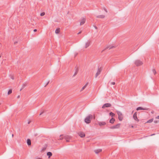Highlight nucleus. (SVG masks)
<instances>
[{
  "mask_svg": "<svg viewBox=\"0 0 159 159\" xmlns=\"http://www.w3.org/2000/svg\"><path fill=\"white\" fill-rule=\"evenodd\" d=\"M43 113V112H42L39 115H42Z\"/></svg>",
  "mask_w": 159,
  "mask_h": 159,
  "instance_id": "ea45409f",
  "label": "nucleus"
},
{
  "mask_svg": "<svg viewBox=\"0 0 159 159\" xmlns=\"http://www.w3.org/2000/svg\"><path fill=\"white\" fill-rule=\"evenodd\" d=\"M37 159H41V158H37Z\"/></svg>",
  "mask_w": 159,
  "mask_h": 159,
  "instance_id": "a18cd8bd",
  "label": "nucleus"
},
{
  "mask_svg": "<svg viewBox=\"0 0 159 159\" xmlns=\"http://www.w3.org/2000/svg\"><path fill=\"white\" fill-rule=\"evenodd\" d=\"M104 10L106 12H107V11L106 8H104Z\"/></svg>",
  "mask_w": 159,
  "mask_h": 159,
  "instance_id": "e433bc0d",
  "label": "nucleus"
},
{
  "mask_svg": "<svg viewBox=\"0 0 159 159\" xmlns=\"http://www.w3.org/2000/svg\"><path fill=\"white\" fill-rule=\"evenodd\" d=\"M148 109L146 108H143L142 107H139L137 108V110L138 111L139 110H148Z\"/></svg>",
  "mask_w": 159,
  "mask_h": 159,
  "instance_id": "f8f14e48",
  "label": "nucleus"
},
{
  "mask_svg": "<svg viewBox=\"0 0 159 159\" xmlns=\"http://www.w3.org/2000/svg\"><path fill=\"white\" fill-rule=\"evenodd\" d=\"M37 31V29H34V32H36Z\"/></svg>",
  "mask_w": 159,
  "mask_h": 159,
  "instance_id": "c9c22d12",
  "label": "nucleus"
},
{
  "mask_svg": "<svg viewBox=\"0 0 159 159\" xmlns=\"http://www.w3.org/2000/svg\"><path fill=\"white\" fill-rule=\"evenodd\" d=\"M143 64V62L140 60H136L135 61V64L137 66L141 65Z\"/></svg>",
  "mask_w": 159,
  "mask_h": 159,
  "instance_id": "f03ea898",
  "label": "nucleus"
},
{
  "mask_svg": "<svg viewBox=\"0 0 159 159\" xmlns=\"http://www.w3.org/2000/svg\"><path fill=\"white\" fill-rule=\"evenodd\" d=\"M109 114L110 116H111L112 117H113L114 116L115 114L112 113V112H111Z\"/></svg>",
  "mask_w": 159,
  "mask_h": 159,
  "instance_id": "cd10ccee",
  "label": "nucleus"
},
{
  "mask_svg": "<svg viewBox=\"0 0 159 159\" xmlns=\"http://www.w3.org/2000/svg\"><path fill=\"white\" fill-rule=\"evenodd\" d=\"M158 121L157 120H154V122L155 123H157L158 122Z\"/></svg>",
  "mask_w": 159,
  "mask_h": 159,
  "instance_id": "72a5a7b5",
  "label": "nucleus"
},
{
  "mask_svg": "<svg viewBox=\"0 0 159 159\" xmlns=\"http://www.w3.org/2000/svg\"><path fill=\"white\" fill-rule=\"evenodd\" d=\"M118 118L119 120L121 121L123 120V117H122V116H118Z\"/></svg>",
  "mask_w": 159,
  "mask_h": 159,
  "instance_id": "a878e982",
  "label": "nucleus"
},
{
  "mask_svg": "<svg viewBox=\"0 0 159 159\" xmlns=\"http://www.w3.org/2000/svg\"><path fill=\"white\" fill-rule=\"evenodd\" d=\"M111 106V104L109 103H107L104 104L102 106V108H105L106 107H110Z\"/></svg>",
  "mask_w": 159,
  "mask_h": 159,
  "instance_id": "39448f33",
  "label": "nucleus"
},
{
  "mask_svg": "<svg viewBox=\"0 0 159 159\" xmlns=\"http://www.w3.org/2000/svg\"><path fill=\"white\" fill-rule=\"evenodd\" d=\"M64 135H60L59 138L58 139L59 140H62L64 138Z\"/></svg>",
  "mask_w": 159,
  "mask_h": 159,
  "instance_id": "5701e85b",
  "label": "nucleus"
},
{
  "mask_svg": "<svg viewBox=\"0 0 159 159\" xmlns=\"http://www.w3.org/2000/svg\"><path fill=\"white\" fill-rule=\"evenodd\" d=\"M60 29L59 28L56 29L55 30V33L56 34H59L60 32Z\"/></svg>",
  "mask_w": 159,
  "mask_h": 159,
  "instance_id": "aec40b11",
  "label": "nucleus"
},
{
  "mask_svg": "<svg viewBox=\"0 0 159 159\" xmlns=\"http://www.w3.org/2000/svg\"><path fill=\"white\" fill-rule=\"evenodd\" d=\"M155 134H151V136H152V135H154Z\"/></svg>",
  "mask_w": 159,
  "mask_h": 159,
  "instance_id": "37998d69",
  "label": "nucleus"
},
{
  "mask_svg": "<svg viewBox=\"0 0 159 159\" xmlns=\"http://www.w3.org/2000/svg\"><path fill=\"white\" fill-rule=\"evenodd\" d=\"M45 14V13L44 12H43L40 13V16H44Z\"/></svg>",
  "mask_w": 159,
  "mask_h": 159,
  "instance_id": "c85d7f7f",
  "label": "nucleus"
},
{
  "mask_svg": "<svg viewBox=\"0 0 159 159\" xmlns=\"http://www.w3.org/2000/svg\"><path fill=\"white\" fill-rule=\"evenodd\" d=\"M115 47L114 46H107L104 50L102 51V52L105 50L107 49L108 48H109V49H112L114 48Z\"/></svg>",
  "mask_w": 159,
  "mask_h": 159,
  "instance_id": "9b49d317",
  "label": "nucleus"
},
{
  "mask_svg": "<svg viewBox=\"0 0 159 159\" xmlns=\"http://www.w3.org/2000/svg\"><path fill=\"white\" fill-rule=\"evenodd\" d=\"M49 83V81H48L47 83H46V84L45 85V87Z\"/></svg>",
  "mask_w": 159,
  "mask_h": 159,
  "instance_id": "2f4dec72",
  "label": "nucleus"
},
{
  "mask_svg": "<svg viewBox=\"0 0 159 159\" xmlns=\"http://www.w3.org/2000/svg\"><path fill=\"white\" fill-rule=\"evenodd\" d=\"M78 69L77 68L75 70V72L74 75H73V76H75L77 74L78 72Z\"/></svg>",
  "mask_w": 159,
  "mask_h": 159,
  "instance_id": "b1692460",
  "label": "nucleus"
},
{
  "mask_svg": "<svg viewBox=\"0 0 159 159\" xmlns=\"http://www.w3.org/2000/svg\"><path fill=\"white\" fill-rule=\"evenodd\" d=\"M13 136V134H12V136Z\"/></svg>",
  "mask_w": 159,
  "mask_h": 159,
  "instance_id": "49530a36",
  "label": "nucleus"
},
{
  "mask_svg": "<svg viewBox=\"0 0 159 159\" xmlns=\"http://www.w3.org/2000/svg\"><path fill=\"white\" fill-rule=\"evenodd\" d=\"M152 72L154 75L156 73V71L155 69H153L152 70Z\"/></svg>",
  "mask_w": 159,
  "mask_h": 159,
  "instance_id": "c756f323",
  "label": "nucleus"
},
{
  "mask_svg": "<svg viewBox=\"0 0 159 159\" xmlns=\"http://www.w3.org/2000/svg\"><path fill=\"white\" fill-rule=\"evenodd\" d=\"M78 134L81 138H83L85 136V134L83 132H80Z\"/></svg>",
  "mask_w": 159,
  "mask_h": 159,
  "instance_id": "1a4fd4ad",
  "label": "nucleus"
},
{
  "mask_svg": "<svg viewBox=\"0 0 159 159\" xmlns=\"http://www.w3.org/2000/svg\"><path fill=\"white\" fill-rule=\"evenodd\" d=\"M98 124L100 126L104 125L106 124V122L104 121L99 122Z\"/></svg>",
  "mask_w": 159,
  "mask_h": 159,
  "instance_id": "9d476101",
  "label": "nucleus"
},
{
  "mask_svg": "<svg viewBox=\"0 0 159 159\" xmlns=\"http://www.w3.org/2000/svg\"><path fill=\"white\" fill-rule=\"evenodd\" d=\"M81 33V31H80V32H79V33H78L77 34H80V33Z\"/></svg>",
  "mask_w": 159,
  "mask_h": 159,
  "instance_id": "4c0bfd02",
  "label": "nucleus"
},
{
  "mask_svg": "<svg viewBox=\"0 0 159 159\" xmlns=\"http://www.w3.org/2000/svg\"><path fill=\"white\" fill-rule=\"evenodd\" d=\"M10 77H11V78L12 79V80H14V76L12 75H11L10 76Z\"/></svg>",
  "mask_w": 159,
  "mask_h": 159,
  "instance_id": "7c9ffc66",
  "label": "nucleus"
},
{
  "mask_svg": "<svg viewBox=\"0 0 159 159\" xmlns=\"http://www.w3.org/2000/svg\"><path fill=\"white\" fill-rule=\"evenodd\" d=\"M115 121V119L114 118H112L110 120V123L111 124H113Z\"/></svg>",
  "mask_w": 159,
  "mask_h": 159,
  "instance_id": "412c9836",
  "label": "nucleus"
},
{
  "mask_svg": "<svg viewBox=\"0 0 159 159\" xmlns=\"http://www.w3.org/2000/svg\"><path fill=\"white\" fill-rule=\"evenodd\" d=\"M30 123V121H29L28 122V124H29Z\"/></svg>",
  "mask_w": 159,
  "mask_h": 159,
  "instance_id": "58836bf2",
  "label": "nucleus"
},
{
  "mask_svg": "<svg viewBox=\"0 0 159 159\" xmlns=\"http://www.w3.org/2000/svg\"><path fill=\"white\" fill-rule=\"evenodd\" d=\"M20 97V96L19 95L18 96V97H17V98H19Z\"/></svg>",
  "mask_w": 159,
  "mask_h": 159,
  "instance_id": "c03bdc74",
  "label": "nucleus"
},
{
  "mask_svg": "<svg viewBox=\"0 0 159 159\" xmlns=\"http://www.w3.org/2000/svg\"><path fill=\"white\" fill-rule=\"evenodd\" d=\"M64 138L66 140V142H69V140L71 138V137L70 136L66 135L64 136Z\"/></svg>",
  "mask_w": 159,
  "mask_h": 159,
  "instance_id": "20e7f679",
  "label": "nucleus"
},
{
  "mask_svg": "<svg viewBox=\"0 0 159 159\" xmlns=\"http://www.w3.org/2000/svg\"><path fill=\"white\" fill-rule=\"evenodd\" d=\"M96 17L97 18H103L105 17V16L104 15H100L97 16Z\"/></svg>",
  "mask_w": 159,
  "mask_h": 159,
  "instance_id": "4468645a",
  "label": "nucleus"
},
{
  "mask_svg": "<svg viewBox=\"0 0 159 159\" xmlns=\"http://www.w3.org/2000/svg\"><path fill=\"white\" fill-rule=\"evenodd\" d=\"M153 118H152V119H151L149 120H148L147 122V123H151L153 121Z\"/></svg>",
  "mask_w": 159,
  "mask_h": 159,
  "instance_id": "393cba45",
  "label": "nucleus"
},
{
  "mask_svg": "<svg viewBox=\"0 0 159 159\" xmlns=\"http://www.w3.org/2000/svg\"><path fill=\"white\" fill-rule=\"evenodd\" d=\"M17 43V42H14V44H16V43Z\"/></svg>",
  "mask_w": 159,
  "mask_h": 159,
  "instance_id": "a19ab883",
  "label": "nucleus"
},
{
  "mask_svg": "<svg viewBox=\"0 0 159 159\" xmlns=\"http://www.w3.org/2000/svg\"><path fill=\"white\" fill-rule=\"evenodd\" d=\"M27 144L28 145H31V140L30 139H28L27 140Z\"/></svg>",
  "mask_w": 159,
  "mask_h": 159,
  "instance_id": "dca6fc26",
  "label": "nucleus"
},
{
  "mask_svg": "<svg viewBox=\"0 0 159 159\" xmlns=\"http://www.w3.org/2000/svg\"><path fill=\"white\" fill-rule=\"evenodd\" d=\"M92 118V116L91 115H90L88 116L86 118L84 119V121L87 124H89L90 123L91 118Z\"/></svg>",
  "mask_w": 159,
  "mask_h": 159,
  "instance_id": "f257e3e1",
  "label": "nucleus"
},
{
  "mask_svg": "<svg viewBox=\"0 0 159 159\" xmlns=\"http://www.w3.org/2000/svg\"><path fill=\"white\" fill-rule=\"evenodd\" d=\"M133 118L134 119L137 121H139V120L137 118V112H135L134 115H133Z\"/></svg>",
  "mask_w": 159,
  "mask_h": 159,
  "instance_id": "0eeeda50",
  "label": "nucleus"
},
{
  "mask_svg": "<svg viewBox=\"0 0 159 159\" xmlns=\"http://www.w3.org/2000/svg\"><path fill=\"white\" fill-rule=\"evenodd\" d=\"M120 125V124H117L116 125H115L113 126L110 127V128L111 129H117L119 127Z\"/></svg>",
  "mask_w": 159,
  "mask_h": 159,
  "instance_id": "423d86ee",
  "label": "nucleus"
},
{
  "mask_svg": "<svg viewBox=\"0 0 159 159\" xmlns=\"http://www.w3.org/2000/svg\"><path fill=\"white\" fill-rule=\"evenodd\" d=\"M1 57V55H0V58Z\"/></svg>",
  "mask_w": 159,
  "mask_h": 159,
  "instance_id": "de8ad7c7",
  "label": "nucleus"
},
{
  "mask_svg": "<svg viewBox=\"0 0 159 159\" xmlns=\"http://www.w3.org/2000/svg\"><path fill=\"white\" fill-rule=\"evenodd\" d=\"M156 119H159V116H157L156 117Z\"/></svg>",
  "mask_w": 159,
  "mask_h": 159,
  "instance_id": "f704fd0d",
  "label": "nucleus"
},
{
  "mask_svg": "<svg viewBox=\"0 0 159 159\" xmlns=\"http://www.w3.org/2000/svg\"><path fill=\"white\" fill-rule=\"evenodd\" d=\"M86 21V19L84 17H83L82 18V19L80 21V25H83L85 22Z\"/></svg>",
  "mask_w": 159,
  "mask_h": 159,
  "instance_id": "6e6552de",
  "label": "nucleus"
},
{
  "mask_svg": "<svg viewBox=\"0 0 159 159\" xmlns=\"http://www.w3.org/2000/svg\"><path fill=\"white\" fill-rule=\"evenodd\" d=\"M95 28L96 29H97V27H96V26H95Z\"/></svg>",
  "mask_w": 159,
  "mask_h": 159,
  "instance_id": "79ce46f5",
  "label": "nucleus"
},
{
  "mask_svg": "<svg viewBox=\"0 0 159 159\" xmlns=\"http://www.w3.org/2000/svg\"><path fill=\"white\" fill-rule=\"evenodd\" d=\"M88 83H87L80 90V91H82L83 90H84L85 88L86 87V86L88 85Z\"/></svg>",
  "mask_w": 159,
  "mask_h": 159,
  "instance_id": "a211bd4d",
  "label": "nucleus"
},
{
  "mask_svg": "<svg viewBox=\"0 0 159 159\" xmlns=\"http://www.w3.org/2000/svg\"><path fill=\"white\" fill-rule=\"evenodd\" d=\"M101 71L102 70L101 69V67L100 68L99 66L98 69L95 75V77L96 78H97L98 76L100 74Z\"/></svg>",
  "mask_w": 159,
  "mask_h": 159,
  "instance_id": "7ed1b4c3",
  "label": "nucleus"
},
{
  "mask_svg": "<svg viewBox=\"0 0 159 159\" xmlns=\"http://www.w3.org/2000/svg\"><path fill=\"white\" fill-rule=\"evenodd\" d=\"M117 114L118 115V116H122V113L119 111H117Z\"/></svg>",
  "mask_w": 159,
  "mask_h": 159,
  "instance_id": "4be33fe9",
  "label": "nucleus"
},
{
  "mask_svg": "<svg viewBox=\"0 0 159 159\" xmlns=\"http://www.w3.org/2000/svg\"><path fill=\"white\" fill-rule=\"evenodd\" d=\"M47 155L48 156V158H49L52 155V153L51 152H49L47 153Z\"/></svg>",
  "mask_w": 159,
  "mask_h": 159,
  "instance_id": "6ab92c4d",
  "label": "nucleus"
},
{
  "mask_svg": "<svg viewBox=\"0 0 159 159\" xmlns=\"http://www.w3.org/2000/svg\"><path fill=\"white\" fill-rule=\"evenodd\" d=\"M111 84L112 85H115V82H112L111 83Z\"/></svg>",
  "mask_w": 159,
  "mask_h": 159,
  "instance_id": "473e14b6",
  "label": "nucleus"
},
{
  "mask_svg": "<svg viewBox=\"0 0 159 159\" xmlns=\"http://www.w3.org/2000/svg\"><path fill=\"white\" fill-rule=\"evenodd\" d=\"M12 90L11 89H10L8 92V94L9 95L12 93Z\"/></svg>",
  "mask_w": 159,
  "mask_h": 159,
  "instance_id": "bb28decb",
  "label": "nucleus"
},
{
  "mask_svg": "<svg viewBox=\"0 0 159 159\" xmlns=\"http://www.w3.org/2000/svg\"><path fill=\"white\" fill-rule=\"evenodd\" d=\"M90 44V43L89 41H88L87 42L85 43V48H87L88 47Z\"/></svg>",
  "mask_w": 159,
  "mask_h": 159,
  "instance_id": "2eb2a0df",
  "label": "nucleus"
},
{
  "mask_svg": "<svg viewBox=\"0 0 159 159\" xmlns=\"http://www.w3.org/2000/svg\"><path fill=\"white\" fill-rule=\"evenodd\" d=\"M102 151L101 149H97L94 150V152L96 154H98L99 152H101Z\"/></svg>",
  "mask_w": 159,
  "mask_h": 159,
  "instance_id": "f3484780",
  "label": "nucleus"
},
{
  "mask_svg": "<svg viewBox=\"0 0 159 159\" xmlns=\"http://www.w3.org/2000/svg\"><path fill=\"white\" fill-rule=\"evenodd\" d=\"M27 85V84L26 82H25L22 85V87L21 89H20V90L21 91L22 89H23Z\"/></svg>",
  "mask_w": 159,
  "mask_h": 159,
  "instance_id": "ddd939ff",
  "label": "nucleus"
}]
</instances>
